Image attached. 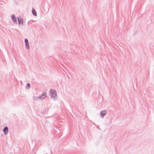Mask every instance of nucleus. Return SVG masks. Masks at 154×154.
Here are the masks:
<instances>
[{
	"instance_id": "7ed1b4c3",
	"label": "nucleus",
	"mask_w": 154,
	"mask_h": 154,
	"mask_svg": "<svg viewBox=\"0 0 154 154\" xmlns=\"http://www.w3.org/2000/svg\"><path fill=\"white\" fill-rule=\"evenodd\" d=\"M12 20L15 24H17L18 22V24L20 26H22L23 25V20Z\"/></svg>"
},
{
	"instance_id": "0eeeda50",
	"label": "nucleus",
	"mask_w": 154,
	"mask_h": 154,
	"mask_svg": "<svg viewBox=\"0 0 154 154\" xmlns=\"http://www.w3.org/2000/svg\"><path fill=\"white\" fill-rule=\"evenodd\" d=\"M32 13L33 14V15H34V16H36L37 15L36 13L35 10L33 8L32 10Z\"/></svg>"
},
{
	"instance_id": "f257e3e1",
	"label": "nucleus",
	"mask_w": 154,
	"mask_h": 154,
	"mask_svg": "<svg viewBox=\"0 0 154 154\" xmlns=\"http://www.w3.org/2000/svg\"><path fill=\"white\" fill-rule=\"evenodd\" d=\"M47 97V94L45 92H43L42 93L40 96L36 97L34 96L32 99L35 102L38 101L39 100L42 101L44 100Z\"/></svg>"
},
{
	"instance_id": "423d86ee",
	"label": "nucleus",
	"mask_w": 154,
	"mask_h": 154,
	"mask_svg": "<svg viewBox=\"0 0 154 154\" xmlns=\"http://www.w3.org/2000/svg\"><path fill=\"white\" fill-rule=\"evenodd\" d=\"M106 114V111L103 110L101 111L100 113V116L101 117H103Z\"/></svg>"
},
{
	"instance_id": "9d476101",
	"label": "nucleus",
	"mask_w": 154,
	"mask_h": 154,
	"mask_svg": "<svg viewBox=\"0 0 154 154\" xmlns=\"http://www.w3.org/2000/svg\"><path fill=\"white\" fill-rule=\"evenodd\" d=\"M137 30H136V31H135L134 32V33L135 34H137Z\"/></svg>"
},
{
	"instance_id": "9b49d317",
	"label": "nucleus",
	"mask_w": 154,
	"mask_h": 154,
	"mask_svg": "<svg viewBox=\"0 0 154 154\" xmlns=\"http://www.w3.org/2000/svg\"><path fill=\"white\" fill-rule=\"evenodd\" d=\"M17 19H22L21 18V17H18L17 18Z\"/></svg>"
},
{
	"instance_id": "39448f33",
	"label": "nucleus",
	"mask_w": 154,
	"mask_h": 154,
	"mask_svg": "<svg viewBox=\"0 0 154 154\" xmlns=\"http://www.w3.org/2000/svg\"><path fill=\"white\" fill-rule=\"evenodd\" d=\"M4 134L5 135L7 134L8 132V128L7 127H6L4 128L3 129Z\"/></svg>"
},
{
	"instance_id": "6e6552de",
	"label": "nucleus",
	"mask_w": 154,
	"mask_h": 154,
	"mask_svg": "<svg viewBox=\"0 0 154 154\" xmlns=\"http://www.w3.org/2000/svg\"><path fill=\"white\" fill-rule=\"evenodd\" d=\"M11 17L12 19H16V17L14 14H13L11 15Z\"/></svg>"
},
{
	"instance_id": "f03ea898",
	"label": "nucleus",
	"mask_w": 154,
	"mask_h": 154,
	"mask_svg": "<svg viewBox=\"0 0 154 154\" xmlns=\"http://www.w3.org/2000/svg\"><path fill=\"white\" fill-rule=\"evenodd\" d=\"M49 95L51 99L54 101L58 100V96L56 91L54 89H51L49 91Z\"/></svg>"
},
{
	"instance_id": "20e7f679",
	"label": "nucleus",
	"mask_w": 154,
	"mask_h": 154,
	"mask_svg": "<svg viewBox=\"0 0 154 154\" xmlns=\"http://www.w3.org/2000/svg\"><path fill=\"white\" fill-rule=\"evenodd\" d=\"M24 42L25 45L26 49L27 50H29L30 48V46L28 39L27 38H25L24 39Z\"/></svg>"
},
{
	"instance_id": "1a4fd4ad",
	"label": "nucleus",
	"mask_w": 154,
	"mask_h": 154,
	"mask_svg": "<svg viewBox=\"0 0 154 154\" xmlns=\"http://www.w3.org/2000/svg\"><path fill=\"white\" fill-rule=\"evenodd\" d=\"M30 84L29 83H28L27 84V85L26 86V88H28V89H29L30 87Z\"/></svg>"
}]
</instances>
